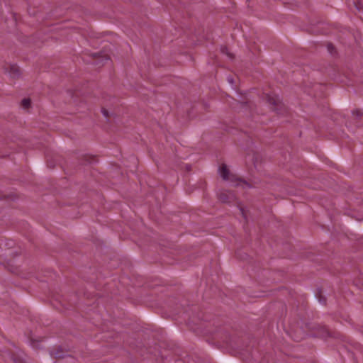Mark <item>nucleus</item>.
Returning <instances> with one entry per match:
<instances>
[{
    "label": "nucleus",
    "instance_id": "obj_10",
    "mask_svg": "<svg viewBox=\"0 0 363 363\" xmlns=\"http://www.w3.org/2000/svg\"><path fill=\"white\" fill-rule=\"evenodd\" d=\"M228 81H229V82H230V83H231V84H233V79H228Z\"/></svg>",
    "mask_w": 363,
    "mask_h": 363
},
{
    "label": "nucleus",
    "instance_id": "obj_6",
    "mask_svg": "<svg viewBox=\"0 0 363 363\" xmlns=\"http://www.w3.org/2000/svg\"><path fill=\"white\" fill-rule=\"evenodd\" d=\"M334 49H335V48H334V47H333V45L332 44H329V45H328V51H329L331 54L333 53V51L334 50Z\"/></svg>",
    "mask_w": 363,
    "mask_h": 363
},
{
    "label": "nucleus",
    "instance_id": "obj_4",
    "mask_svg": "<svg viewBox=\"0 0 363 363\" xmlns=\"http://www.w3.org/2000/svg\"><path fill=\"white\" fill-rule=\"evenodd\" d=\"M219 199L223 202H230V199L233 198V195L231 194H227V192H220L218 195Z\"/></svg>",
    "mask_w": 363,
    "mask_h": 363
},
{
    "label": "nucleus",
    "instance_id": "obj_7",
    "mask_svg": "<svg viewBox=\"0 0 363 363\" xmlns=\"http://www.w3.org/2000/svg\"><path fill=\"white\" fill-rule=\"evenodd\" d=\"M102 113L106 117L108 116V112L106 110H102Z\"/></svg>",
    "mask_w": 363,
    "mask_h": 363
},
{
    "label": "nucleus",
    "instance_id": "obj_3",
    "mask_svg": "<svg viewBox=\"0 0 363 363\" xmlns=\"http://www.w3.org/2000/svg\"><path fill=\"white\" fill-rule=\"evenodd\" d=\"M219 174L224 180L229 179L230 172L225 164H222L219 169Z\"/></svg>",
    "mask_w": 363,
    "mask_h": 363
},
{
    "label": "nucleus",
    "instance_id": "obj_9",
    "mask_svg": "<svg viewBox=\"0 0 363 363\" xmlns=\"http://www.w3.org/2000/svg\"><path fill=\"white\" fill-rule=\"evenodd\" d=\"M226 50H227V48H222V52H225Z\"/></svg>",
    "mask_w": 363,
    "mask_h": 363
},
{
    "label": "nucleus",
    "instance_id": "obj_5",
    "mask_svg": "<svg viewBox=\"0 0 363 363\" xmlns=\"http://www.w3.org/2000/svg\"><path fill=\"white\" fill-rule=\"evenodd\" d=\"M21 105L24 108H28L30 105V100L29 99H24L21 101Z\"/></svg>",
    "mask_w": 363,
    "mask_h": 363
},
{
    "label": "nucleus",
    "instance_id": "obj_8",
    "mask_svg": "<svg viewBox=\"0 0 363 363\" xmlns=\"http://www.w3.org/2000/svg\"><path fill=\"white\" fill-rule=\"evenodd\" d=\"M355 6L357 8V10H360V7L359 6L358 4H355Z\"/></svg>",
    "mask_w": 363,
    "mask_h": 363
},
{
    "label": "nucleus",
    "instance_id": "obj_11",
    "mask_svg": "<svg viewBox=\"0 0 363 363\" xmlns=\"http://www.w3.org/2000/svg\"><path fill=\"white\" fill-rule=\"evenodd\" d=\"M240 211H241L242 214L244 216V211H243V209H242V208H241V209H240Z\"/></svg>",
    "mask_w": 363,
    "mask_h": 363
},
{
    "label": "nucleus",
    "instance_id": "obj_1",
    "mask_svg": "<svg viewBox=\"0 0 363 363\" xmlns=\"http://www.w3.org/2000/svg\"><path fill=\"white\" fill-rule=\"evenodd\" d=\"M6 72L8 73V74L11 78H18L20 76V69L19 67L16 65H9L6 68Z\"/></svg>",
    "mask_w": 363,
    "mask_h": 363
},
{
    "label": "nucleus",
    "instance_id": "obj_2",
    "mask_svg": "<svg viewBox=\"0 0 363 363\" xmlns=\"http://www.w3.org/2000/svg\"><path fill=\"white\" fill-rule=\"evenodd\" d=\"M268 103L272 106V109L275 111H278V107L280 106V102L277 96H267Z\"/></svg>",
    "mask_w": 363,
    "mask_h": 363
}]
</instances>
